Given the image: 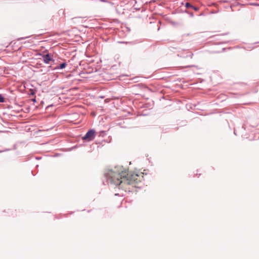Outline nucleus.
Returning a JSON list of instances; mask_svg holds the SVG:
<instances>
[{"instance_id":"1","label":"nucleus","mask_w":259,"mask_h":259,"mask_svg":"<svg viewBox=\"0 0 259 259\" xmlns=\"http://www.w3.org/2000/svg\"><path fill=\"white\" fill-rule=\"evenodd\" d=\"M107 182L108 184H113L116 186L123 183L126 185H133L136 187L140 181L138 179L140 175L135 173H127L126 169L122 166H115L113 169L109 170L105 173Z\"/></svg>"},{"instance_id":"2","label":"nucleus","mask_w":259,"mask_h":259,"mask_svg":"<svg viewBox=\"0 0 259 259\" xmlns=\"http://www.w3.org/2000/svg\"><path fill=\"white\" fill-rule=\"evenodd\" d=\"M95 133L96 132L95 130L91 129L85 134V135L82 138V139L83 140H87L89 142L93 140L95 138Z\"/></svg>"},{"instance_id":"3","label":"nucleus","mask_w":259,"mask_h":259,"mask_svg":"<svg viewBox=\"0 0 259 259\" xmlns=\"http://www.w3.org/2000/svg\"><path fill=\"white\" fill-rule=\"evenodd\" d=\"M52 60V58L49 54H46L43 56V61L45 63L48 64L49 62Z\"/></svg>"},{"instance_id":"4","label":"nucleus","mask_w":259,"mask_h":259,"mask_svg":"<svg viewBox=\"0 0 259 259\" xmlns=\"http://www.w3.org/2000/svg\"><path fill=\"white\" fill-rule=\"evenodd\" d=\"M66 65H67V64L65 62L62 63L60 65H58V66H56L54 69V70L62 69L66 67Z\"/></svg>"},{"instance_id":"5","label":"nucleus","mask_w":259,"mask_h":259,"mask_svg":"<svg viewBox=\"0 0 259 259\" xmlns=\"http://www.w3.org/2000/svg\"><path fill=\"white\" fill-rule=\"evenodd\" d=\"M4 102H5L4 98L2 96V95L0 94V103H3Z\"/></svg>"},{"instance_id":"6","label":"nucleus","mask_w":259,"mask_h":259,"mask_svg":"<svg viewBox=\"0 0 259 259\" xmlns=\"http://www.w3.org/2000/svg\"><path fill=\"white\" fill-rule=\"evenodd\" d=\"M185 6L187 8H192V7H193V5H192L191 4H190L189 3H186Z\"/></svg>"},{"instance_id":"7","label":"nucleus","mask_w":259,"mask_h":259,"mask_svg":"<svg viewBox=\"0 0 259 259\" xmlns=\"http://www.w3.org/2000/svg\"><path fill=\"white\" fill-rule=\"evenodd\" d=\"M188 54L187 55V57L192 58L193 54L191 52H188Z\"/></svg>"},{"instance_id":"8","label":"nucleus","mask_w":259,"mask_h":259,"mask_svg":"<svg viewBox=\"0 0 259 259\" xmlns=\"http://www.w3.org/2000/svg\"><path fill=\"white\" fill-rule=\"evenodd\" d=\"M191 8L193 9L195 11H197L199 10L198 7H195L194 6H193Z\"/></svg>"}]
</instances>
